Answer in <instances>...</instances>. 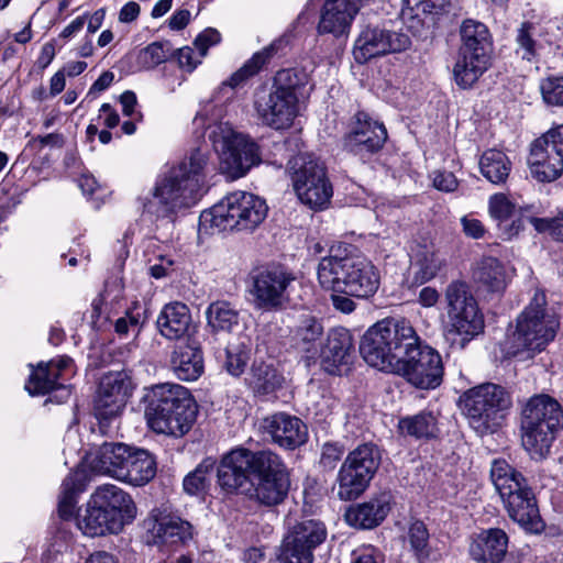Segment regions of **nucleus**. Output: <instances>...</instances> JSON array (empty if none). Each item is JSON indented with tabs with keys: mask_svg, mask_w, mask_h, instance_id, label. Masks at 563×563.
Segmentation results:
<instances>
[{
	"mask_svg": "<svg viewBox=\"0 0 563 563\" xmlns=\"http://www.w3.org/2000/svg\"><path fill=\"white\" fill-rule=\"evenodd\" d=\"M388 139L387 130L383 122L373 119L365 111H357L350 122L349 132L343 136V148L349 153L369 158L378 153Z\"/></svg>",
	"mask_w": 563,
	"mask_h": 563,
	"instance_id": "obj_19",
	"label": "nucleus"
},
{
	"mask_svg": "<svg viewBox=\"0 0 563 563\" xmlns=\"http://www.w3.org/2000/svg\"><path fill=\"white\" fill-rule=\"evenodd\" d=\"M475 283L490 292H500L506 288V271L495 257H484L473 271Z\"/></svg>",
	"mask_w": 563,
	"mask_h": 563,
	"instance_id": "obj_38",
	"label": "nucleus"
},
{
	"mask_svg": "<svg viewBox=\"0 0 563 563\" xmlns=\"http://www.w3.org/2000/svg\"><path fill=\"white\" fill-rule=\"evenodd\" d=\"M344 454V445L336 442H327L322 445L320 465L325 471H333Z\"/></svg>",
	"mask_w": 563,
	"mask_h": 563,
	"instance_id": "obj_54",
	"label": "nucleus"
},
{
	"mask_svg": "<svg viewBox=\"0 0 563 563\" xmlns=\"http://www.w3.org/2000/svg\"><path fill=\"white\" fill-rule=\"evenodd\" d=\"M191 18V13L187 9L176 10L169 18L168 25L172 30L180 31L187 26Z\"/></svg>",
	"mask_w": 563,
	"mask_h": 563,
	"instance_id": "obj_63",
	"label": "nucleus"
},
{
	"mask_svg": "<svg viewBox=\"0 0 563 563\" xmlns=\"http://www.w3.org/2000/svg\"><path fill=\"white\" fill-rule=\"evenodd\" d=\"M191 321L189 308L183 302L175 301L163 307L157 317L156 325L164 338L180 342L190 336Z\"/></svg>",
	"mask_w": 563,
	"mask_h": 563,
	"instance_id": "obj_30",
	"label": "nucleus"
},
{
	"mask_svg": "<svg viewBox=\"0 0 563 563\" xmlns=\"http://www.w3.org/2000/svg\"><path fill=\"white\" fill-rule=\"evenodd\" d=\"M445 262L433 247L418 246L413 254L412 267L416 283L424 284L433 279Z\"/></svg>",
	"mask_w": 563,
	"mask_h": 563,
	"instance_id": "obj_42",
	"label": "nucleus"
},
{
	"mask_svg": "<svg viewBox=\"0 0 563 563\" xmlns=\"http://www.w3.org/2000/svg\"><path fill=\"white\" fill-rule=\"evenodd\" d=\"M207 328L213 334L231 333L240 323L239 311L228 301L218 300L206 310Z\"/></svg>",
	"mask_w": 563,
	"mask_h": 563,
	"instance_id": "obj_39",
	"label": "nucleus"
},
{
	"mask_svg": "<svg viewBox=\"0 0 563 563\" xmlns=\"http://www.w3.org/2000/svg\"><path fill=\"white\" fill-rule=\"evenodd\" d=\"M410 46L406 34L391 32L377 26H366L355 41L353 55L358 64L396 52H402Z\"/></svg>",
	"mask_w": 563,
	"mask_h": 563,
	"instance_id": "obj_21",
	"label": "nucleus"
},
{
	"mask_svg": "<svg viewBox=\"0 0 563 563\" xmlns=\"http://www.w3.org/2000/svg\"><path fill=\"white\" fill-rule=\"evenodd\" d=\"M325 525L318 519L302 518L288 526L277 563H312L313 551L327 539Z\"/></svg>",
	"mask_w": 563,
	"mask_h": 563,
	"instance_id": "obj_17",
	"label": "nucleus"
},
{
	"mask_svg": "<svg viewBox=\"0 0 563 563\" xmlns=\"http://www.w3.org/2000/svg\"><path fill=\"white\" fill-rule=\"evenodd\" d=\"M155 542L162 545H185L192 540L194 526L176 515L162 516L153 527Z\"/></svg>",
	"mask_w": 563,
	"mask_h": 563,
	"instance_id": "obj_33",
	"label": "nucleus"
},
{
	"mask_svg": "<svg viewBox=\"0 0 563 563\" xmlns=\"http://www.w3.org/2000/svg\"><path fill=\"white\" fill-rule=\"evenodd\" d=\"M209 157L207 147H197L173 165L157 179L151 194L142 199L143 212L156 219L167 218L196 205L201 198Z\"/></svg>",
	"mask_w": 563,
	"mask_h": 563,
	"instance_id": "obj_3",
	"label": "nucleus"
},
{
	"mask_svg": "<svg viewBox=\"0 0 563 563\" xmlns=\"http://www.w3.org/2000/svg\"><path fill=\"white\" fill-rule=\"evenodd\" d=\"M86 487L87 476L81 471L69 473V475L63 481L58 500V514L60 518L67 520L74 516L77 498L86 490Z\"/></svg>",
	"mask_w": 563,
	"mask_h": 563,
	"instance_id": "obj_40",
	"label": "nucleus"
},
{
	"mask_svg": "<svg viewBox=\"0 0 563 563\" xmlns=\"http://www.w3.org/2000/svg\"><path fill=\"white\" fill-rule=\"evenodd\" d=\"M461 46L453 66V78L461 89H471L490 66L493 41L488 27L466 19L460 27Z\"/></svg>",
	"mask_w": 563,
	"mask_h": 563,
	"instance_id": "obj_8",
	"label": "nucleus"
},
{
	"mask_svg": "<svg viewBox=\"0 0 563 563\" xmlns=\"http://www.w3.org/2000/svg\"><path fill=\"white\" fill-rule=\"evenodd\" d=\"M459 181L451 172H437L433 177V186L438 190L452 192L457 188Z\"/></svg>",
	"mask_w": 563,
	"mask_h": 563,
	"instance_id": "obj_59",
	"label": "nucleus"
},
{
	"mask_svg": "<svg viewBox=\"0 0 563 563\" xmlns=\"http://www.w3.org/2000/svg\"><path fill=\"white\" fill-rule=\"evenodd\" d=\"M40 144V150L44 148L45 146L51 147H63L65 140L63 134L59 133H49L47 135H38L36 137H33L30 142V144Z\"/></svg>",
	"mask_w": 563,
	"mask_h": 563,
	"instance_id": "obj_62",
	"label": "nucleus"
},
{
	"mask_svg": "<svg viewBox=\"0 0 563 563\" xmlns=\"http://www.w3.org/2000/svg\"><path fill=\"white\" fill-rule=\"evenodd\" d=\"M132 448L124 443L104 442L91 453L90 467L93 472L118 479L119 468H123Z\"/></svg>",
	"mask_w": 563,
	"mask_h": 563,
	"instance_id": "obj_34",
	"label": "nucleus"
},
{
	"mask_svg": "<svg viewBox=\"0 0 563 563\" xmlns=\"http://www.w3.org/2000/svg\"><path fill=\"white\" fill-rule=\"evenodd\" d=\"M490 479L498 492L509 517L529 532L543 529L536 496L526 477L506 460H494Z\"/></svg>",
	"mask_w": 563,
	"mask_h": 563,
	"instance_id": "obj_5",
	"label": "nucleus"
},
{
	"mask_svg": "<svg viewBox=\"0 0 563 563\" xmlns=\"http://www.w3.org/2000/svg\"><path fill=\"white\" fill-rule=\"evenodd\" d=\"M197 412L190 391L179 384H158L147 394L145 417L156 433L184 437L192 428Z\"/></svg>",
	"mask_w": 563,
	"mask_h": 563,
	"instance_id": "obj_4",
	"label": "nucleus"
},
{
	"mask_svg": "<svg viewBox=\"0 0 563 563\" xmlns=\"http://www.w3.org/2000/svg\"><path fill=\"white\" fill-rule=\"evenodd\" d=\"M511 404L509 393L503 386L493 383L472 387L459 399L460 408L470 427L479 435L497 431Z\"/></svg>",
	"mask_w": 563,
	"mask_h": 563,
	"instance_id": "obj_9",
	"label": "nucleus"
},
{
	"mask_svg": "<svg viewBox=\"0 0 563 563\" xmlns=\"http://www.w3.org/2000/svg\"><path fill=\"white\" fill-rule=\"evenodd\" d=\"M263 429L275 444L286 450H295L308 440V428L303 421L286 412L266 417Z\"/></svg>",
	"mask_w": 563,
	"mask_h": 563,
	"instance_id": "obj_22",
	"label": "nucleus"
},
{
	"mask_svg": "<svg viewBox=\"0 0 563 563\" xmlns=\"http://www.w3.org/2000/svg\"><path fill=\"white\" fill-rule=\"evenodd\" d=\"M175 56L179 67L186 69L187 71H192L201 63L202 58L199 54H196L194 48L189 46L177 49L175 52Z\"/></svg>",
	"mask_w": 563,
	"mask_h": 563,
	"instance_id": "obj_58",
	"label": "nucleus"
},
{
	"mask_svg": "<svg viewBox=\"0 0 563 563\" xmlns=\"http://www.w3.org/2000/svg\"><path fill=\"white\" fill-rule=\"evenodd\" d=\"M266 201L251 192L234 191L228 194L210 210L200 216V223L219 230H236L251 233L266 219Z\"/></svg>",
	"mask_w": 563,
	"mask_h": 563,
	"instance_id": "obj_10",
	"label": "nucleus"
},
{
	"mask_svg": "<svg viewBox=\"0 0 563 563\" xmlns=\"http://www.w3.org/2000/svg\"><path fill=\"white\" fill-rule=\"evenodd\" d=\"M217 478L227 493L247 494L251 500L264 507L283 504L291 485L284 459L269 449L231 450L217 467Z\"/></svg>",
	"mask_w": 563,
	"mask_h": 563,
	"instance_id": "obj_2",
	"label": "nucleus"
},
{
	"mask_svg": "<svg viewBox=\"0 0 563 563\" xmlns=\"http://www.w3.org/2000/svg\"><path fill=\"white\" fill-rule=\"evenodd\" d=\"M527 208L518 207L506 194H494L488 199L489 217L496 222L504 240H511L525 228V221L529 222Z\"/></svg>",
	"mask_w": 563,
	"mask_h": 563,
	"instance_id": "obj_24",
	"label": "nucleus"
},
{
	"mask_svg": "<svg viewBox=\"0 0 563 563\" xmlns=\"http://www.w3.org/2000/svg\"><path fill=\"white\" fill-rule=\"evenodd\" d=\"M409 541L412 549L417 552H422L429 541V532L422 521L413 522L409 528Z\"/></svg>",
	"mask_w": 563,
	"mask_h": 563,
	"instance_id": "obj_55",
	"label": "nucleus"
},
{
	"mask_svg": "<svg viewBox=\"0 0 563 563\" xmlns=\"http://www.w3.org/2000/svg\"><path fill=\"white\" fill-rule=\"evenodd\" d=\"M278 43H272L263 49L254 53L229 79L222 82L232 89L243 86L250 78L257 75L276 55Z\"/></svg>",
	"mask_w": 563,
	"mask_h": 563,
	"instance_id": "obj_37",
	"label": "nucleus"
},
{
	"mask_svg": "<svg viewBox=\"0 0 563 563\" xmlns=\"http://www.w3.org/2000/svg\"><path fill=\"white\" fill-rule=\"evenodd\" d=\"M309 81L310 74L305 67H292L278 70L273 78L272 86L278 89L279 92L298 97L301 89H303Z\"/></svg>",
	"mask_w": 563,
	"mask_h": 563,
	"instance_id": "obj_48",
	"label": "nucleus"
},
{
	"mask_svg": "<svg viewBox=\"0 0 563 563\" xmlns=\"http://www.w3.org/2000/svg\"><path fill=\"white\" fill-rule=\"evenodd\" d=\"M398 428L402 434L415 439H431L438 431L437 419L430 411L401 418Z\"/></svg>",
	"mask_w": 563,
	"mask_h": 563,
	"instance_id": "obj_47",
	"label": "nucleus"
},
{
	"mask_svg": "<svg viewBox=\"0 0 563 563\" xmlns=\"http://www.w3.org/2000/svg\"><path fill=\"white\" fill-rule=\"evenodd\" d=\"M540 91L547 106L563 107V75L543 78Z\"/></svg>",
	"mask_w": 563,
	"mask_h": 563,
	"instance_id": "obj_52",
	"label": "nucleus"
},
{
	"mask_svg": "<svg viewBox=\"0 0 563 563\" xmlns=\"http://www.w3.org/2000/svg\"><path fill=\"white\" fill-rule=\"evenodd\" d=\"M364 3L365 0H325L318 23V32L332 34L335 37L347 34Z\"/></svg>",
	"mask_w": 563,
	"mask_h": 563,
	"instance_id": "obj_23",
	"label": "nucleus"
},
{
	"mask_svg": "<svg viewBox=\"0 0 563 563\" xmlns=\"http://www.w3.org/2000/svg\"><path fill=\"white\" fill-rule=\"evenodd\" d=\"M382 461L376 444L363 443L349 452L336 476V495L341 500L358 498L369 486Z\"/></svg>",
	"mask_w": 563,
	"mask_h": 563,
	"instance_id": "obj_15",
	"label": "nucleus"
},
{
	"mask_svg": "<svg viewBox=\"0 0 563 563\" xmlns=\"http://www.w3.org/2000/svg\"><path fill=\"white\" fill-rule=\"evenodd\" d=\"M173 46L169 41H156L139 51L136 64L139 69L150 70L165 63L172 55Z\"/></svg>",
	"mask_w": 563,
	"mask_h": 563,
	"instance_id": "obj_49",
	"label": "nucleus"
},
{
	"mask_svg": "<svg viewBox=\"0 0 563 563\" xmlns=\"http://www.w3.org/2000/svg\"><path fill=\"white\" fill-rule=\"evenodd\" d=\"M563 429V409L548 395L531 397L521 412V442L534 460L550 453L559 432Z\"/></svg>",
	"mask_w": 563,
	"mask_h": 563,
	"instance_id": "obj_7",
	"label": "nucleus"
},
{
	"mask_svg": "<svg viewBox=\"0 0 563 563\" xmlns=\"http://www.w3.org/2000/svg\"><path fill=\"white\" fill-rule=\"evenodd\" d=\"M223 368L232 376H241L250 361V347L243 342L229 344L223 351Z\"/></svg>",
	"mask_w": 563,
	"mask_h": 563,
	"instance_id": "obj_50",
	"label": "nucleus"
},
{
	"mask_svg": "<svg viewBox=\"0 0 563 563\" xmlns=\"http://www.w3.org/2000/svg\"><path fill=\"white\" fill-rule=\"evenodd\" d=\"M389 506L379 499L351 506L345 511V521L355 528L372 529L378 526L387 516Z\"/></svg>",
	"mask_w": 563,
	"mask_h": 563,
	"instance_id": "obj_36",
	"label": "nucleus"
},
{
	"mask_svg": "<svg viewBox=\"0 0 563 563\" xmlns=\"http://www.w3.org/2000/svg\"><path fill=\"white\" fill-rule=\"evenodd\" d=\"M221 35L216 29H206L195 40L194 44L199 52L200 57H205L210 46L218 44Z\"/></svg>",
	"mask_w": 563,
	"mask_h": 563,
	"instance_id": "obj_56",
	"label": "nucleus"
},
{
	"mask_svg": "<svg viewBox=\"0 0 563 563\" xmlns=\"http://www.w3.org/2000/svg\"><path fill=\"white\" fill-rule=\"evenodd\" d=\"M118 479L133 486L147 484L156 474V462L145 450L131 449L123 468L117 471Z\"/></svg>",
	"mask_w": 563,
	"mask_h": 563,
	"instance_id": "obj_31",
	"label": "nucleus"
},
{
	"mask_svg": "<svg viewBox=\"0 0 563 563\" xmlns=\"http://www.w3.org/2000/svg\"><path fill=\"white\" fill-rule=\"evenodd\" d=\"M360 353L372 367L401 374L421 389L438 387L443 377V364L438 351L422 345L409 321L386 318L364 333Z\"/></svg>",
	"mask_w": 563,
	"mask_h": 563,
	"instance_id": "obj_1",
	"label": "nucleus"
},
{
	"mask_svg": "<svg viewBox=\"0 0 563 563\" xmlns=\"http://www.w3.org/2000/svg\"><path fill=\"white\" fill-rule=\"evenodd\" d=\"M133 382L130 372H108L100 378L93 399V415L99 421L101 432L106 433L112 420L123 411L128 399L132 396Z\"/></svg>",
	"mask_w": 563,
	"mask_h": 563,
	"instance_id": "obj_18",
	"label": "nucleus"
},
{
	"mask_svg": "<svg viewBox=\"0 0 563 563\" xmlns=\"http://www.w3.org/2000/svg\"><path fill=\"white\" fill-rule=\"evenodd\" d=\"M216 462L208 457L205 459L192 472L184 478V489L190 495H197L205 490L210 484L211 474L214 470Z\"/></svg>",
	"mask_w": 563,
	"mask_h": 563,
	"instance_id": "obj_51",
	"label": "nucleus"
},
{
	"mask_svg": "<svg viewBox=\"0 0 563 563\" xmlns=\"http://www.w3.org/2000/svg\"><path fill=\"white\" fill-rule=\"evenodd\" d=\"M545 307L544 292L537 291L517 317L514 330L509 329L507 338L510 353L541 352L555 338L559 321L547 312Z\"/></svg>",
	"mask_w": 563,
	"mask_h": 563,
	"instance_id": "obj_11",
	"label": "nucleus"
},
{
	"mask_svg": "<svg viewBox=\"0 0 563 563\" xmlns=\"http://www.w3.org/2000/svg\"><path fill=\"white\" fill-rule=\"evenodd\" d=\"M90 498L128 523L135 517V505L131 496L113 484L98 486Z\"/></svg>",
	"mask_w": 563,
	"mask_h": 563,
	"instance_id": "obj_32",
	"label": "nucleus"
},
{
	"mask_svg": "<svg viewBox=\"0 0 563 563\" xmlns=\"http://www.w3.org/2000/svg\"><path fill=\"white\" fill-rule=\"evenodd\" d=\"M139 14L140 5L134 1H130L121 8L119 12V21L122 23H131L137 19Z\"/></svg>",
	"mask_w": 563,
	"mask_h": 563,
	"instance_id": "obj_64",
	"label": "nucleus"
},
{
	"mask_svg": "<svg viewBox=\"0 0 563 563\" xmlns=\"http://www.w3.org/2000/svg\"><path fill=\"white\" fill-rule=\"evenodd\" d=\"M170 366L175 375L186 382L198 379L203 373V356L200 343L187 336L174 346Z\"/></svg>",
	"mask_w": 563,
	"mask_h": 563,
	"instance_id": "obj_25",
	"label": "nucleus"
},
{
	"mask_svg": "<svg viewBox=\"0 0 563 563\" xmlns=\"http://www.w3.org/2000/svg\"><path fill=\"white\" fill-rule=\"evenodd\" d=\"M463 232L472 239H481L485 235L486 230L482 221L467 216L461 219Z\"/></svg>",
	"mask_w": 563,
	"mask_h": 563,
	"instance_id": "obj_61",
	"label": "nucleus"
},
{
	"mask_svg": "<svg viewBox=\"0 0 563 563\" xmlns=\"http://www.w3.org/2000/svg\"><path fill=\"white\" fill-rule=\"evenodd\" d=\"M540 137L551 145V151L563 155V124L550 129Z\"/></svg>",
	"mask_w": 563,
	"mask_h": 563,
	"instance_id": "obj_60",
	"label": "nucleus"
},
{
	"mask_svg": "<svg viewBox=\"0 0 563 563\" xmlns=\"http://www.w3.org/2000/svg\"><path fill=\"white\" fill-rule=\"evenodd\" d=\"M442 10L443 0H401L399 16L409 29L418 30L426 16Z\"/></svg>",
	"mask_w": 563,
	"mask_h": 563,
	"instance_id": "obj_41",
	"label": "nucleus"
},
{
	"mask_svg": "<svg viewBox=\"0 0 563 563\" xmlns=\"http://www.w3.org/2000/svg\"><path fill=\"white\" fill-rule=\"evenodd\" d=\"M65 388L59 382V371L49 364H38L33 368L30 378L25 385V389L31 395H45L55 389Z\"/></svg>",
	"mask_w": 563,
	"mask_h": 563,
	"instance_id": "obj_45",
	"label": "nucleus"
},
{
	"mask_svg": "<svg viewBox=\"0 0 563 563\" xmlns=\"http://www.w3.org/2000/svg\"><path fill=\"white\" fill-rule=\"evenodd\" d=\"M508 537L499 528L481 531L473 538L470 554L477 563H500L507 553Z\"/></svg>",
	"mask_w": 563,
	"mask_h": 563,
	"instance_id": "obj_29",
	"label": "nucleus"
},
{
	"mask_svg": "<svg viewBox=\"0 0 563 563\" xmlns=\"http://www.w3.org/2000/svg\"><path fill=\"white\" fill-rule=\"evenodd\" d=\"M448 323L444 335L452 345L464 349L484 331V316L466 283L455 280L445 290Z\"/></svg>",
	"mask_w": 563,
	"mask_h": 563,
	"instance_id": "obj_12",
	"label": "nucleus"
},
{
	"mask_svg": "<svg viewBox=\"0 0 563 563\" xmlns=\"http://www.w3.org/2000/svg\"><path fill=\"white\" fill-rule=\"evenodd\" d=\"M529 222L538 232H549L555 241L563 242V211L552 219L529 218Z\"/></svg>",
	"mask_w": 563,
	"mask_h": 563,
	"instance_id": "obj_53",
	"label": "nucleus"
},
{
	"mask_svg": "<svg viewBox=\"0 0 563 563\" xmlns=\"http://www.w3.org/2000/svg\"><path fill=\"white\" fill-rule=\"evenodd\" d=\"M283 377L273 365L264 362L254 363L249 377V385L258 395H268L282 386Z\"/></svg>",
	"mask_w": 563,
	"mask_h": 563,
	"instance_id": "obj_46",
	"label": "nucleus"
},
{
	"mask_svg": "<svg viewBox=\"0 0 563 563\" xmlns=\"http://www.w3.org/2000/svg\"><path fill=\"white\" fill-rule=\"evenodd\" d=\"M551 150V145L541 137L534 140L530 147L528 157L530 173L541 183L554 181L563 173V155Z\"/></svg>",
	"mask_w": 563,
	"mask_h": 563,
	"instance_id": "obj_26",
	"label": "nucleus"
},
{
	"mask_svg": "<svg viewBox=\"0 0 563 563\" xmlns=\"http://www.w3.org/2000/svg\"><path fill=\"white\" fill-rule=\"evenodd\" d=\"M299 98L278 89L258 87L254 92L253 107L264 125L274 130L289 128L298 114Z\"/></svg>",
	"mask_w": 563,
	"mask_h": 563,
	"instance_id": "obj_20",
	"label": "nucleus"
},
{
	"mask_svg": "<svg viewBox=\"0 0 563 563\" xmlns=\"http://www.w3.org/2000/svg\"><path fill=\"white\" fill-rule=\"evenodd\" d=\"M126 523L109 509L95 505L91 498L87 503L85 514L77 518L78 528L89 537L119 533Z\"/></svg>",
	"mask_w": 563,
	"mask_h": 563,
	"instance_id": "obj_28",
	"label": "nucleus"
},
{
	"mask_svg": "<svg viewBox=\"0 0 563 563\" xmlns=\"http://www.w3.org/2000/svg\"><path fill=\"white\" fill-rule=\"evenodd\" d=\"M294 190L299 200L313 210L323 209L333 195L327 167L318 157L299 153L288 163Z\"/></svg>",
	"mask_w": 563,
	"mask_h": 563,
	"instance_id": "obj_13",
	"label": "nucleus"
},
{
	"mask_svg": "<svg viewBox=\"0 0 563 563\" xmlns=\"http://www.w3.org/2000/svg\"><path fill=\"white\" fill-rule=\"evenodd\" d=\"M482 175L492 184H504L511 170V162L508 156L495 148L487 150L479 159Z\"/></svg>",
	"mask_w": 563,
	"mask_h": 563,
	"instance_id": "obj_43",
	"label": "nucleus"
},
{
	"mask_svg": "<svg viewBox=\"0 0 563 563\" xmlns=\"http://www.w3.org/2000/svg\"><path fill=\"white\" fill-rule=\"evenodd\" d=\"M322 334V323L316 317L305 314L291 332V344L299 352L314 356Z\"/></svg>",
	"mask_w": 563,
	"mask_h": 563,
	"instance_id": "obj_35",
	"label": "nucleus"
},
{
	"mask_svg": "<svg viewBox=\"0 0 563 563\" xmlns=\"http://www.w3.org/2000/svg\"><path fill=\"white\" fill-rule=\"evenodd\" d=\"M209 137L219 152L221 173L231 180L245 176L261 163L257 144L227 124L217 125Z\"/></svg>",
	"mask_w": 563,
	"mask_h": 563,
	"instance_id": "obj_14",
	"label": "nucleus"
},
{
	"mask_svg": "<svg viewBox=\"0 0 563 563\" xmlns=\"http://www.w3.org/2000/svg\"><path fill=\"white\" fill-rule=\"evenodd\" d=\"M317 274L322 288L357 298L372 297L380 284L376 267L358 256L323 257Z\"/></svg>",
	"mask_w": 563,
	"mask_h": 563,
	"instance_id": "obj_6",
	"label": "nucleus"
},
{
	"mask_svg": "<svg viewBox=\"0 0 563 563\" xmlns=\"http://www.w3.org/2000/svg\"><path fill=\"white\" fill-rule=\"evenodd\" d=\"M353 351V338L350 331L345 328L331 329L320 350L324 369L330 374H338L342 365L351 362Z\"/></svg>",
	"mask_w": 563,
	"mask_h": 563,
	"instance_id": "obj_27",
	"label": "nucleus"
},
{
	"mask_svg": "<svg viewBox=\"0 0 563 563\" xmlns=\"http://www.w3.org/2000/svg\"><path fill=\"white\" fill-rule=\"evenodd\" d=\"M352 555V563H384V554L373 545H362Z\"/></svg>",
	"mask_w": 563,
	"mask_h": 563,
	"instance_id": "obj_57",
	"label": "nucleus"
},
{
	"mask_svg": "<svg viewBox=\"0 0 563 563\" xmlns=\"http://www.w3.org/2000/svg\"><path fill=\"white\" fill-rule=\"evenodd\" d=\"M291 269L282 264L262 266L250 276V294L256 309L277 312L290 303L289 290L296 282Z\"/></svg>",
	"mask_w": 563,
	"mask_h": 563,
	"instance_id": "obj_16",
	"label": "nucleus"
},
{
	"mask_svg": "<svg viewBox=\"0 0 563 563\" xmlns=\"http://www.w3.org/2000/svg\"><path fill=\"white\" fill-rule=\"evenodd\" d=\"M541 34L540 25L530 21L522 22L517 29L515 38L517 45L516 53L523 60L533 62L538 58L539 51L542 48L538 41Z\"/></svg>",
	"mask_w": 563,
	"mask_h": 563,
	"instance_id": "obj_44",
	"label": "nucleus"
}]
</instances>
